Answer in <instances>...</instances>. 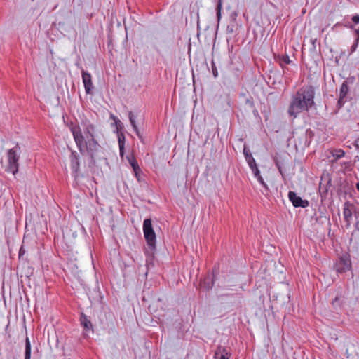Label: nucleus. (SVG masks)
<instances>
[{"mask_svg":"<svg viewBox=\"0 0 359 359\" xmlns=\"http://www.w3.org/2000/svg\"><path fill=\"white\" fill-rule=\"evenodd\" d=\"M80 320L81 325L83 327L86 331L92 330V323L90 320H88L86 316L82 314Z\"/></svg>","mask_w":359,"mask_h":359,"instance_id":"obj_13","label":"nucleus"},{"mask_svg":"<svg viewBox=\"0 0 359 359\" xmlns=\"http://www.w3.org/2000/svg\"><path fill=\"white\" fill-rule=\"evenodd\" d=\"M288 198L289 200L292 203V205L296 208H306L309 205V203L307 200L302 199L300 196H298L297 194L294 191H289Z\"/></svg>","mask_w":359,"mask_h":359,"instance_id":"obj_5","label":"nucleus"},{"mask_svg":"<svg viewBox=\"0 0 359 359\" xmlns=\"http://www.w3.org/2000/svg\"><path fill=\"white\" fill-rule=\"evenodd\" d=\"M243 154L250 168H252L253 166H255V165H257L255 160L253 158L252 155L251 154L250 150L247 149L245 147L243 149Z\"/></svg>","mask_w":359,"mask_h":359,"instance_id":"obj_11","label":"nucleus"},{"mask_svg":"<svg viewBox=\"0 0 359 359\" xmlns=\"http://www.w3.org/2000/svg\"><path fill=\"white\" fill-rule=\"evenodd\" d=\"M250 169L252 170L255 177L257 179L258 182L261 184H262L264 187H266V184L263 180L262 177L260 175V172H259L257 165H255V166H253L252 168H250Z\"/></svg>","mask_w":359,"mask_h":359,"instance_id":"obj_15","label":"nucleus"},{"mask_svg":"<svg viewBox=\"0 0 359 359\" xmlns=\"http://www.w3.org/2000/svg\"><path fill=\"white\" fill-rule=\"evenodd\" d=\"M112 118H114V120L116 122V124L117 126V128H118V126L121 124V121H119L118 119H117L115 116H112Z\"/></svg>","mask_w":359,"mask_h":359,"instance_id":"obj_26","label":"nucleus"},{"mask_svg":"<svg viewBox=\"0 0 359 359\" xmlns=\"http://www.w3.org/2000/svg\"><path fill=\"white\" fill-rule=\"evenodd\" d=\"M314 88L311 86L302 87L294 95L288 114L294 118L303 111H308L314 104Z\"/></svg>","mask_w":359,"mask_h":359,"instance_id":"obj_2","label":"nucleus"},{"mask_svg":"<svg viewBox=\"0 0 359 359\" xmlns=\"http://www.w3.org/2000/svg\"><path fill=\"white\" fill-rule=\"evenodd\" d=\"M212 72H213V74H214L215 77H216L217 76V71L216 69H215L214 68H212Z\"/></svg>","mask_w":359,"mask_h":359,"instance_id":"obj_27","label":"nucleus"},{"mask_svg":"<svg viewBox=\"0 0 359 359\" xmlns=\"http://www.w3.org/2000/svg\"><path fill=\"white\" fill-rule=\"evenodd\" d=\"M348 92V86L346 81H344L339 90V97L338 100L337 105L340 108L345 102L344 98Z\"/></svg>","mask_w":359,"mask_h":359,"instance_id":"obj_8","label":"nucleus"},{"mask_svg":"<svg viewBox=\"0 0 359 359\" xmlns=\"http://www.w3.org/2000/svg\"><path fill=\"white\" fill-rule=\"evenodd\" d=\"M352 20L355 24L359 23V15H355L352 17Z\"/></svg>","mask_w":359,"mask_h":359,"instance_id":"obj_25","label":"nucleus"},{"mask_svg":"<svg viewBox=\"0 0 359 359\" xmlns=\"http://www.w3.org/2000/svg\"><path fill=\"white\" fill-rule=\"evenodd\" d=\"M219 359H229L228 353L224 348L222 349V351L221 352V355Z\"/></svg>","mask_w":359,"mask_h":359,"instance_id":"obj_20","label":"nucleus"},{"mask_svg":"<svg viewBox=\"0 0 359 359\" xmlns=\"http://www.w3.org/2000/svg\"><path fill=\"white\" fill-rule=\"evenodd\" d=\"M128 118H129V120H130V124L132 125L133 126V128L134 130V131L135 132V133L137 134V135L140 137V132H139V130H138V128L136 125V122H135V116H134V114H133L132 111H130L129 114H128Z\"/></svg>","mask_w":359,"mask_h":359,"instance_id":"obj_16","label":"nucleus"},{"mask_svg":"<svg viewBox=\"0 0 359 359\" xmlns=\"http://www.w3.org/2000/svg\"><path fill=\"white\" fill-rule=\"evenodd\" d=\"M337 271L339 273H343L348 270L351 267V261L347 257H341L337 264Z\"/></svg>","mask_w":359,"mask_h":359,"instance_id":"obj_9","label":"nucleus"},{"mask_svg":"<svg viewBox=\"0 0 359 359\" xmlns=\"http://www.w3.org/2000/svg\"><path fill=\"white\" fill-rule=\"evenodd\" d=\"M218 355H219L218 352H216V353H215V358H217Z\"/></svg>","mask_w":359,"mask_h":359,"instance_id":"obj_31","label":"nucleus"},{"mask_svg":"<svg viewBox=\"0 0 359 359\" xmlns=\"http://www.w3.org/2000/svg\"><path fill=\"white\" fill-rule=\"evenodd\" d=\"M209 280H210L209 279L208 280L205 279L203 282V284L205 285V287H206L207 290H210L212 287V285H213L212 283L210 284Z\"/></svg>","mask_w":359,"mask_h":359,"instance_id":"obj_21","label":"nucleus"},{"mask_svg":"<svg viewBox=\"0 0 359 359\" xmlns=\"http://www.w3.org/2000/svg\"><path fill=\"white\" fill-rule=\"evenodd\" d=\"M280 65L283 67L285 65H289L292 62L290 57L287 55H283L278 57Z\"/></svg>","mask_w":359,"mask_h":359,"instance_id":"obj_18","label":"nucleus"},{"mask_svg":"<svg viewBox=\"0 0 359 359\" xmlns=\"http://www.w3.org/2000/svg\"><path fill=\"white\" fill-rule=\"evenodd\" d=\"M357 190L359 191V182H358L355 185Z\"/></svg>","mask_w":359,"mask_h":359,"instance_id":"obj_29","label":"nucleus"},{"mask_svg":"<svg viewBox=\"0 0 359 359\" xmlns=\"http://www.w3.org/2000/svg\"><path fill=\"white\" fill-rule=\"evenodd\" d=\"M355 219H356L355 227L358 231H359V213L355 212Z\"/></svg>","mask_w":359,"mask_h":359,"instance_id":"obj_22","label":"nucleus"},{"mask_svg":"<svg viewBox=\"0 0 359 359\" xmlns=\"http://www.w3.org/2000/svg\"><path fill=\"white\" fill-rule=\"evenodd\" d=\"M70 161H71V168L73 172L75 174V177H76V174L79 169V156L75 152H72L70 155Z\"/></svg>","mask_w":359,"mask_h":359,"instance_id":"obj_10","label":"nucleus"},{"mask_svg":"<svg viewBox=\"0 0 359 359\" xmlns=\"http://www.w3.org/2000/svg\"><path fill=\"white\" fill-rule=\"evenodd\" d=\"M330 154L334 158V159L331 161L332 163H334L337 160L341 158L345 155V152L344 151V150L341 149H332L330 151Z\"/></svg>","mask_w":359,"mask_h":359,"instance_id":"obj_12","label":"nucleus"},{"mask_svg":"<svg viewBox=\"0 0 359 359\" xmlns=\"http://www.w3.org/2000/svg\"><path fill=\"white\" fill-rule=\"evenodd\" d=\"M352 205L349 202H346L344 204V208H343V215L344 220L347 223V226H349L351 224V222L352 220V215H353V210H352Z\"/></svg>","mask_w":359,"mask_h":359,"instance_id":"obj_7","label":"nucleus"},{"mask_svg":"<svg viewBox=\"0 0 359 359\" xmlns=\"http://www.w3.org/2000/svg\"><path fill=\"white\" fill-rule=\"evenodd\" d=\"M118 142H119V148H120V154L123 155V143L121 142V138L118 136Z\"/></svg>","mask_w":359,"mask_h":359,"instance_id":"obj_24","label":"nucleus"},{"mask_svg":"<svg viewBox=\"0 0 359 359\" xmlns=\"http://www.w3.org/2000/svg\"><path fill=\"white\" fill-rule=\"evenodd\" d=\"M20 147L16 145L12 149L7 151L6 158L7 162L4 167L5 171L15 175L18 172L19 158L20 154Z\"/></svg>","mask_w":359,"mask_h":359,"instance_id":"obj_3","label":"nucleus"},{"mask_svg":"<svg viewBox=\"0 0 359 359\" xmlns=\"http://www.w3.org/2000/svg\"><path fill=\"white\" fill-rule=\"evenodd\" d=\"M127 159L137 175V171L140 170V168L135 158L133 155H130L127 156Z\"/></svg>","mask_w":359,"mask_h":359,"instance_id":"obj_14","label":"nucleus"},{"mask_svg":"<svg viewBox=\"0 0 359 359\" xmlns=\"http://www.w3.org/2000/svg\"><path fill=\"white\" fill-rule=\"evenodd\" d=\"M337 300H338V297H336V298L334 299V301H333V302H332V304H334V302H337Z\"/></svg>","mask_w":359,"mask_h":359,"instance_id":"obj_30","label":"nucleus"},{"mask_svg":"<svg viewBox=\"0 0 359 359\" xmlns=\"http://www.w3.org/2000/svg\"><path fill=\"white\" fill-rule=\"evenodd\" d=\"M348 27L352 29V28H353V25H350V26H348Z\"/></svg>","mask_w":359,"mask_h":359,"instance_id":"obj_32","label":"nucleus"},{"mask_svg":"<svg viewBox=\"0 0 359 359\" xmlns=\"http://www.w3.org/2000/svg\"><path fill=\"white\" fill-rule=\"evenodd\" d=\"M81 73L85 91L87 94H90L93 88L91 75L90 73L84 70H82Z\"/></svg>","mask_w":359,"mask_h":359,"instance_id":"obj_6","label":"nucleus"},{"mask_svg":"<svg viewBox=\"0 0 359 359\" xmlns=\"http://www.w3.org/2000/svg\"><path fill=\"white\" fill-rule=\"evenodd\" d=\"M22 254H24V252L22 251V248H20V252H19V255H20V256H22Z\"/></svg>","mask_w":359,"mask_h":359,"instance_id":"obj_28","label":"nucleus"},{"mask_svg":"<svg viewBox=\"0 0 359 359\" xmlns=\"http://www.w3.org/2000/svg\"><path fill=\"white\" fill-rule=\"evenodd\" d=\"M143 233L147 245L151 250H154L156 248V233L152 227L151 219L149 218L144 220Z\"/></svg>","mask_w":359,"mask_h":359,"instance_id":"obj_4","label":"nucleus"},{"mask_svg":"<svg viewBox=\"0 0 359 359\" xmlns=\"http://www.w3.org/2000/svg\"><path fill=\"white\" fill-rule=\"evenodd\" d=\"M25 359H31V343L27 337L25 339Z\"/></svg>","mask_w":359,"mask_h":359,"instance_id":"obj_17","label":"nucleus"},{"mask_svg":"<svg viewBox=\"0 0 359 359\" xmlns=\"http://www.w3.org/2000/svg\"><path fill=\"white\" fill-rule=\"evenodd\" d=\"M221 7H222L221 3L219 2L217 4V18L219 20L221 16Z\"/></svg>","mask_w":359,"mask_h":359,"instance_id":"obj_23","label":"nucleus"},{"mask_svg":"<svg viewBox=\"0 0 359 359\" xmlns=\"http://www.w3.org/2000/svg\"><path fill=\"white\" fill-rule=\"evenodd\" d=\"M71 131L79 151L83 155H89L93 158L100 147L95 139V126L85 118L81 121L80 126H72Z\"/></svg>","mask_w":359,"mask_h":359,"instance_id":"obj_1","label":"nucleus"},{"mask_svg":"<svg viewBox=\"0 0 359 359\" xmlns=\"http://www.w3.org/2000/svg\"><path fill=\"white\" fill-rule=\"evenodd\" d=\"M357 35H358V39L356 40V41L351 46V52H354L355 50H356V48L358 46V41L359 40V31L358 30H356L355 31Z\"/></svg>","mask_w":359,"mask_h":359,"instance_id":"obj_19","label":"nucleus"}]
</instances>
